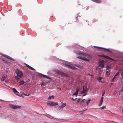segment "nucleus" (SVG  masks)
<instances>
[{
    "instance_id": "nucleus-22",
    "label": "nucleus",
    "mask_w": 123,
    "mask_h": 123,
    "mask_svg": "<svg viewBox=\"0 0 123 123\" xmlns=\"http://www.w3.org/2000/svg\"><path fill=\"white\" fill-rule=\"evenodd\" d=\"M25 83V82L23 80H22L19 82V85H23Z\"/></svg>"
},
{
    "instance_id": "nucleus-26",
    "label": "nucleus",
    "mask_w": 123,
    "mask_h": 123,
    "mask_svg": "<svg viewBox=\"0 0 123 123\" xmlns=\"http://www.w3.org/2000/svg\"><path fill=\"white\" fill-rule=\"evenodd\" d=\"M80 98H79V99H78L76 103L77 104L79 102L80 100Z\"/></svg>"
},
{
    "instance_id": "nucleus-46",
    "label": "nucleus",
    "mask_w": 123,
    "mask_h": 123,
    "mask_svg": "<svg viewBox=\"0 0 123 123\" xmlns=\"http://www.w3.org/2000/svg\"><path fill=\"white\" fill-rule=\"evenodd\" d=\"M122 62H123V60H122Z\"/></svg>"
},
{
    "instance_id": "nucleus-33",
    "label": "nucleus",
    "mask_w": 123,
    "mask_h": 123,
    "mask_svg": "<svg viewBox=\"0 0 123 123\" xmlns=\"http://www.w3.org/2000/svg\"><path fill=\"white\" fill-rule=\"evenodd\" d=\"M105 94V92H103L102 93V96H103Z\"/></svg>"
},
{
    "instance_id": "nucleus-3",
    "label": "nucleus",
    "mask_w": 123,
    "mask_h": 123,
    "mask_svg": "<svg viewBox=\"0 0 123 123\" xmlns=\"http://www.w3.org/2000/svg\"><path fill=\"white\" fill-rule=\"evenodd\" d=\"M53 72L55 74H58L62 77H67V75L66 73H63L59 70H54L53 71Z\"/></svg>"
},
{
    "instance_id": "nucleus-40",
    "label": "nucleus",
    "mask_w": 123,
    "mask_h": 123,
    "mask_svg": "<svg viewBox=\"0 0 123 123\" xmlns=\"http://www.w3.org/2000/svg\"><path fill=\"white\" fill-rule=\"evenodd\" d=\"M51 98V97L50 96L49 97H48V99H50Z\"/></svg>"
},
{
    "instance_id": "nucleus-21",
    "label": "nucleus",
    "mask_w": 123,
    "mask_h": 123,
    "mask_svg": "<svg viewBox=\"0 0 123 123\" xmlns=\"http://www.w3.org/2000/svg\"><path fill=\"white\" fill-rule=\"evenodd\" d=\"M103 79L101 77H100L98 78V80L100 82H104V80L101 81V80Z\"/></svg>"
},
{
    "instance_id": "nucleus-23",
    "label": "nucleus",
    "mask_w": 123,
    "mask_h": 123,
    "mask_svg": "<svg viewBox=\"0 0 123 123\" xmlns=\"http://www.w3.org/2000/svg\"><path fill=\"white\" fill-rule=\"evenodd\" d=\"M111 67L108 66H107L106 67V71L110 70V69H111Z\"/></svg>"
},
{
    "instance_id": "nucleus-12",
    "label": "nucleus",
    "mask_w": 123,
    "mask_h": 123,
    "mask_svg": "<svg viewBox=\"0 0 123 123\" xmlns=\"http://www.w3.org/2000/svg\"><path fill=\"white\" fill-rule=\"evenodd\" d=\"M66 105V104L65 103H63L60 107L59 108L60 109H62Z\"/></svg>"
},
{
    "instance_id": "nucleus-10",
    "label": "nucleus",
    "mask_w": 123,
    "mask_h": 123,
    "mask_svg": "<svg viewBox=\"0 0 123 123\" xmlns=\"http://www.w3.org/2000/svg\"><path fill=\"white\" fill-rule=\"evenodd\" d=\"M26 66L28 68L30 69L33 71L35 70V69H34L32 67H31V66H29V65L27 64H26Z\"/></svg>"
},
{
    "instance_id": "nucleus-31",
    "label": "nucleus",
    "mask_w": 123,
    "mask_h": 123,
    "mask_svg": "<svg viewBox=\"0 0 123 123\" xmlns=\"http://www.w3.org/2000/svg\"><path fill=\"white\" fill-rule=\"evenodd\" d=\"M121 76L122 77L123 79V73L122 72L121 73Z\"/></svg>"
},
{
    "instance_id": "nucleus-25",
    "label": "nucleus",
    "mask_w": 123,
    "mask_h": 123,
    "mask_svg": "<svg viewBox=\"0 0 123 123\" xmlns=\"http://www.w3.org/2000/svg\"><path fill=\"white\" fill-rule=\"evenodd\" d=\"M100 109H104L105 108H106L105 106H103L102 107L99 108Z\"/></svg>"
},
{
    "instance_id": "nucleus-13",
    "label": "nucleus",
    "mask_w": 123,
    "mask_h": 123,
    "mask_svg": "<svg viewBox=\"0 0 123 123\" xmlns=\"http://www.w3.org/2000/svg\"><path fill=\"white\" fill-rule=\"evenodd\" d=\"M79 89L77 88L76 89V92H75L74 94H73V96H74V95H75V96H76V97L78 95V92H79Z\"/></svg>"
},
{
    "instance_id": "nucleus-29",
    "label": "nucleus",
    "mask_w": 123,
    "mask_h": 123,
    "mask_svg": "<svg viewBox=\"0 0 123 123\" xmlns=\"http://www.w3.org/2000/svg\"><path fill=\"white\" fill-rule=\"evenodd\" d=\"M119 72H117L115 75V76H117L119 74Z\"/></svg>"
},
{
    "instance_id": "nucleus-5",
    "label": "nucleus",
    "mask_w": 123,
    "mask_h": 123,
    "mask_svg": "<svg viewBox=\"0 0 123 123\" xmlns=\"http://www.w3.org/2000/svg\"><path fill=\"white\" fill-rule=\"evenodd\" d=\"M38 75L40 77L45 78L47 79H49V78L46 75L40 73H38Z\"/></svg>"
},
{
    "instance_id": "nucleus-39",
    "label": "nucleus",
    "mask_w": 123,
    "mask_h": 123,
    "mask_svg": "<svg viewBox=\"0 0 123 123\" xmlns=\"http://www.w3.org/2000/svg\"><path fill=\"white\" fill-rule=\"evenodd\" d=\"M29 95H30L29 94L28 95H27L26 94H24V95H25L26 96H28Z\"/></svg>"
},
{
    "instance_id": "nucleus-36",
    "label": "nucleus",
    "mask_w": 123,
    "mask_h": 123,
    "mask_svg": "<svg viewBox=\"0 0 123 123\" xmlns=\"http://www.w3.org/2000/svg\"><path fill=\"white\" fill-rule=\"evenodd\" d=\"M51 98H52L53 99L54 98V97L53 95H52L51 96Z\"/></svg>"
},
{
    "instance_id": "nucleus-41",
    "label": "nucleus",
    "mask_w": 123,
    "mask_h": 123,
    "mask_svg": "<svg viewBox=\"0 0 123 123\" xmlns=\"http://www.w3.org/2000/svg\"><path fill=\"white\" fill-rule=\"evenodd\" d=\"M123 92V87L122 88V89L121 90V92Z\"/></svg>"
},
{
    "instance_id": "nucleus-18",
    "label": "nucleus",
    "mask_w": 123,
    "mask_h": 123,
    "mask_svg": "<svg viewBox=\"0 0 123 123\" xmlns=\"http://www.w3.org/2000/svg\"><path fill=\"white\" fill-rule=\"evenodd\" d=\"M98 66L101 67V68H104V64H99Z\"/></svg>"
},
{
    "instance_id": "nucleus-38",
    "label": "nucleus",
    "mask_w": 123,
    "mask_h": 123,
    "mask_svg": "<svg viewBox=\"0 0 123 123\" xmlns=\"http://www.w3.org/2000/svg\"><path fill=\"white\" fill-rule=\"evenodd\" d=\"M99 68H98V67H97L96 68V70H98L99 69Z\"/></svg>"
},
{
    "instance_id": "nucleus-11",
    "label": "nucleus",
    "mask_w": 123,
    "mask_h": 123,
    "mask_svg": "<svg viewBox=\"0 0 123 123\" xmlns=\"http://www.w3.org/2000/svg\"><path fill=\"white\" fill-rule=\"evenodd\" d=\"M103 97H101L100 100V101L99 102V105H98V106H100L101 105L103 102Z\"/></svg>"
},
{
    "instance_id": "nucleus-8",
    "label": "nucleus",
    "mask_w": 123,
    "mask_h": 123,
    "mask_svg": "<svg viewBox=\"0 0 123 123\" xmlns=\"http://www.w3.org/2000/svg\"><path fill=\"white\" fill-rule=\"evenodd\" d=\"M99 56L101 57L105 58L111 60H113V59L112 58L107 56L102 55H100Z\"/></svg>"
},
{
    "instance_id": "nucleus-14",
    "label": "nucleus",
    "mask_w": 123,
    "mask_h": 123,
    "mask_svg": "<svg viewBox=\"0 0 123 123\" xmlns=\"http://www.w3.org/2000/svg\"><path fill=\"white\" fill-rule=\"evenodd\" d=\"M13 90L14 93L17 95L18 96V94L17 93H18V92L17 91L16 89L15 88H13Z\"/></svg>"
},
{
    "instance_id": "nucleus-19",
    "label": "nucleus",
    "mask_w": 123,
    "mask_h": 123,
    "mask_svg": "<svg viewBox=\"0 0 123 123\" xmlns=\"http://www.w3.org/2000/svg\"><path fill=\"white\" fill-rule=\"evenodd\" d=\"M7 76L6 75H3L1 79V80L3 81L6 78V77Z\"/></svg>"
},
{
    "instance_id": "nucleus-45",
    "label": "nucleus",
    "mask_w": 123,
    "mask_h": 123,
    "mask_svg": "<svg viewBox=\"0 0 123 123\" xmlns=\"http://www.w3.org/2000/svg\"><path fill=\"white\" fill-rule=\"evenodd\" d=\"M77 17H76V18L77 19H76V20H77Z\"/></svg>"
},
{
    "instance_id": "nucleus-16",
    "label": "nucleus",
    "mask_w": 123,
    "mask_h": 123,
    "mask_svg": "<svg viewBox=\"0 0 123 123\" xmlns=\"http://www.w3.org/2000/svg\"><path fill=\"white\" fill-rule=\"evenodd\" d=\"M92 1L97 3H100L101 2V1L100 0H91Z\"/></svg>"
},
{
    "instance_id": "nucleus-42",
    "label": "nucleus",
    "mask_w": 123,
    "mask_h": 123,
    "mask_svg": "<svg viewBox=\"0 0 123 123\" xmlns=\"http://www.w3.org/2000/svg\"><path fill=\"white\" fill-rule=\"evenodd\" d=\"M72 99H73L74 100H75V99H76V98H75V99H74L73 98H72Z\"/></svg>"
},
{
    "instance_id": "nucleus-7",
    "label": "nucleus",
    "mask_w": 123,
    "mask_h": 123,
    "mask_svg": "<svg viewBox=\"0 0 123 123\" xmlns=\"http://www.w3.org/2000/svg\"><path fill=\"white\" fill-rule=\"evenodd\" d=\"M87 87L86 86H83V90L81 92V94H83L84 93L86 92H87L88 90H86Z\"/></svg>"
},
{
    "instance_id": "nucleus-27",
    "label": "nucleus",
    "mask_w": 123,
    "mask_h": 123,
    "mask_svg": "<svg viewBox=\"0 0 123 123\" xmlns=\"http://www.w3.org/2000/svg\"><path fill=\"white\" fill-rule=\"evenodd\" d=\"M106 75L108 77H109L110 75V73H106Z\"/></svg>"
},
{
    "instance_id": "nucleus-15",
    "label": "nucleus",
    "mask_w": 123,
    "mask_h": 123,
    "mask_svg": "<svg viewBox=\"0 0 123 123\" xmlns=\"http://www.w3.org/2000/svg\"><path fill=\"white\" fill-rule=\"evenodd\" d=\"M67 66H68V67L71 69H74L75 67L72 66V65L71 64H68L67 65Z\"/></svg>"
},
{
    "instance_id": "nucleus-32",
    "label": "nucleus",
    "mask_w": 123,
    "mask_h": 123,
    "mask_svg": "<svg viewBox=\"0 0 123 123\" xmlns=\"http://www.w3.org/2000/svg\"><path fill=\"white\" fill-rule=\"evenodd\" d=\"M44 84L43 83L41 84V86H44Z\"/></svg>"
},
{
    "instance_id": "nucleus-17",
    "label": "nucleus",
    "mask_w": 123,
    "mask_h": 123,
    "mask_svg": "<svg viewBox=\"0 0 123 123\" xmlns=\"http://www.w3.org/2000/svg\"><path fill=\"white\" fill-rule=\"evenodd\" d=\"M3 56L4 57H6L8 59L12 60V59L8 56L6 55H4Z\"/></svg>"
},
{
    "instance_id": "nucleus-43",
    "label": "nucleus",
    "mask_w": 123,
    "mask_h": 123,
    "mask_svg": "<svg viewBox=\"0 0 123 123\" xmlns=\"http://www.w3.org/2000/svg\"><path fill=\"white\" fill-rule=\"evenodd\" d=\"M116 76H114V77H113V79H114L115 78Z\"/></svg>"
},
{
    "instance_id": "nucleus-24",
    "label": "nucleus",
    "mask_w": 123,
    "mask_h": 123,
    "mask_svg": "<svg viewBox=\"0 0 123 123\" xmlns=\"http://www.w3.org/2000/svg\"><path fill=\"white\" fill-rule=\"evenodd\" d=\"M91 100L90 99H89L86 102V104L88 105L90 102V101Z\"/></svg>"
},
{
    "instance_id": "nucleus-37",
    "label": "nucleus",
    "mask_w": 123,
    "mask_h": 123,
    "mask_svg": "<svg viewBox=\"0 0 123 123\" xmlns=\"http://www.w3.org/2000/svg\"><path fill=\"white\" fill-rule=\"evenodd\" d=\"M20 93L21 94L23 95H24V93L22 92H20Z\"/></svg>"
},
{
    "instance_id": "nucleus-6",
    "label": "nucleus",
    "mask_w": 123,
    "mask_h": 123,
    "mask_svg": "<svg viewBox=\"0 0 123 123\" xmlns=\"http://www.w3.org/2000/svg\"><path fill=\"white\" fill-rule=\"evenodd\" d=\"M10 107L11 108L15 109L17 108H21V107L20 106L15 105H11Z\"/></svg>"
},
{
    "instance_id": "nucleus-35",
    "label": "nucleus",
    "mask_w": 123,
    "mask_h": 123,
    "mask_svg": "<svg viewBox=\"0 0 123 123\" xmlns=\"http://www.w3.org/2000/svg\"><path fill=\"white\" fill-rule=\"evenodd\" d=\"M110 71L109 70V71H106V73H110Z\"/></svg>"
},
{
    "instance_id": "nucleus-30",
    "label": "nucleus",
    "mask_w": 123,
    "mask_h": 123,
    "mask_svg": "<svg viewBox=\"0 0 123 123\" xmlns=\"http://www.w3.org/2000/svg\"><path fill=\"white\" fill-rule=\"evenodd\" d=\"M87 92H86L85 93H84V95H83L82 96V97H84L85 96V95H87Z\"/></svg>"
},
{
    "instance_id": "nucleus-28",
    "label": "nucleus",
    "mask_w": 123,
    "mask_h": 123,
    "mask_svg": "<svg viewBox=\"0 0 123 123\" xmlns=\"http://www.w3.org/2000/svg\"><path fill=\"white\" fill-rule=\"evenodd\" d=\"M85 99H83L80 102V103L82 104L84 101Z\"/></svg>"
},
{
    "instance_id": "nucleus-34",
    "label": "nucleus",
    "mask_w": 123,
    "mask_h": 123,
    "mask_svg": "<svg viewBox=\"0 0 123 123\" xmlns=\"http://www.w3.org/2000/svg\"><path fill=\"white\" fill-rule=\"evenodd\" d=\"M85 110H84V111H79V112H80V113H82L84 111H85Z\"/></svg>"
},
{
    "instance_id": "nucleus-2",
    "label": "nucleus",
    "mask_w": 123,
    "mask_h": 123,
    "mask_svg": "<svg viewBox=\"0 0 123 123\" xmlns=\"http://www.w3.org/2000/svg\"><path fill=\"white\" fill-rule=\"evenodd\" d=\"M15 73L17 75L15 76V79L18 81L19 80V79L22 78L23 76V74L22 72L19 70L18 69H17L15 70Z\"/></svg>"
},
{
    "instance_id": "nucleus-9",
    "label": "nucleus",
    "mask_w": 123,
    "mask_h": 123,
    "mask_svg": "<svg viewBox=\"0 0 123 123\" xmlns=\"http://www.w3.org/2000/svg\"><path fill=\"white\" fill-rule=\"evenodd\" d=\"M95 47L96 48H98L99 49H103L105 50H106V51H107L108 52H110L111 53V52H112L111 51L109 50H108V49H105V48H103L100 47H97V46H95Z\"/></svg>"
},
{
    "instance_id": "nucleus-20",
    "label": "nucleus",
    "mask_w": 123,
    "mask_h": 123,
    "mask_svg": "<svg viewBox=\"0 0 123 123\" xmlns=\"http://www.w3.org/2000/svg\"><path fill=\"white\" fill-rule=\"evenodd\" d=\"M104 61L102 60H100L99 61V64H104Z\"/></svg>"
},
{
    "instance_id": "nucleus-4",
    "label": "nucleus",
    "mask_w": 123,
    "mask_h": 123,
    "mask_svg": "<svg viewBox=\"0 0 123 123\" xmlns=\"http://www.w3.org/2000/svg\"><path fill=\"white\" fill-rule=\"evenodd\" d=\"M47 104L52 106H53L58 105V103H55L53 101H48L47 102Z\"/></svg>"
},
{
    "instance_id": "nucleus-44",
    "label": "nucleus",
    "mask_w": 123,
    "mask_h": 123,
    "mask_svg": "<svg viewBox=\"0 0 123 123\" xmlns=\"http://www.w3.org/2000/svg\"><path fill=\"white\" fill-rule=\"evenodd\" d=\"M121 92V91H120V92H119V94H120V93Z\"/></svg>"
},
{
    "instance_id": "nucleus-47",
    "label": "nucleus",
    "mask_w": 123,
    "mask_h": 123,
    "mask_svg": "<svg viewBox=\"0 0 123 123\" xmlns=\"http://www.w3.org/2000/svg\"><path fill=\"white\" fill-rule=\"evenodd\" d=\"M103 80H103V79H102L101 80V81H103Z\"/></svg>"
},
{
    "instance_id": "nucleus-1",
    "label": "nucleus",
    "mask_w": 123,
    "mask_h": 123,
    "mask_svg": "<svg viewBox=\"0 0 123 123\" xmlns=\"http://www.w3.org/2000/svg\"><path fill=\"white\" fill-rule=\"evenodd\" d=\"M78 54L80 55L79 56L77 57L78 58L86 61H89V60L83 56L86 57L88 58H90L91 57V56L89 54L85 53L83 52H82L80 51L78 52Z\"/></svg>"
}]
</instances>
